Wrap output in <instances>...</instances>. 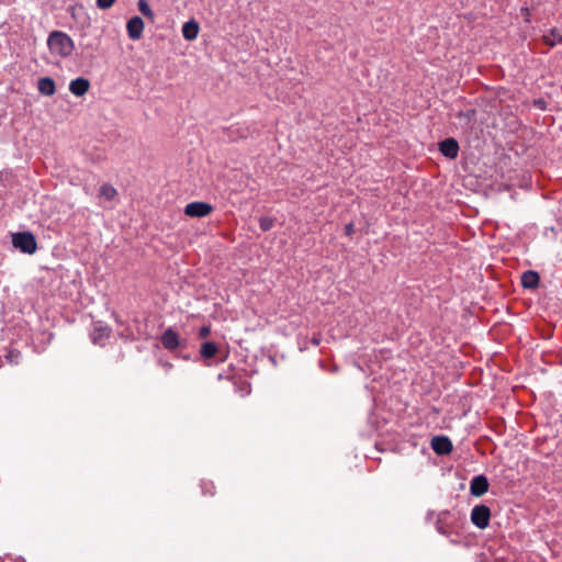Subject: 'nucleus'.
I'll return each instance as SVG.
<instances>
[{
  "instance_id": "1",
  "label": "nucleus",
  "mask_w": 562,
  "mask_h": 562,
  "mask_svg": "<svg viewBox=\"0 0 562 562\" xmlns=\"http://www.w3.org/2000/svg\"><path fill=\"white\" fill-rule=\"evenodd\" d=\"M464 524V517L458 510H441L437 514L435 527L436 530L445 536L449 537L452 533H458L459 529Z\"/></svg>"
},
{
  "instance_id": "2",
  "label": "nucleus",
  "mask_w": 562,
  "mask_h": 562,
  "mask_svg": "<svg viewBox=\"0 0 562 562\" xmlns=\"http://www.w3.org/2000/svg\"><path fill=\"white\" fill-rule=\"evenodd\" d=\"M47 46L53 55L61 58L69 57L75 49L72 38L63 31L50 32L47 37Z\"/></svg>"
},
{
  "instance_id": "3",
  "label": "nucleus",
  "mask_w": 562,
  "mask_h": 562,
  "mask_svg": "<svg viewBox=\"0 0 562 562\" xmlns=\"http://www.w3.org/2000/svg\"><path fill=\"white\" fill-rule=\"evenodd\" d=\"M12 245L15 249L26 255H33L37 250V241L32 232L24 231L11 234Z\"/></svg>"
},
{
  "instance_id": "4",
  "label": "nucleus",
  "mask_w": 562,
  "mask_h": 562,
  "mask_svg": "<svg viewBox=\"0 0 562 562\" xmlns=\"http://www.w3.org/2000/svg\"><path fill=\"white\" fill-rule=\"evenodd\" d=\"M491 509L486 505H475L471 512V521L480 529H485L490 525Z\"/></svg>"
},
{
  "instance_id": "5",
  "label": "nucleus",
  "mask_w": 562,
  "mask_h": 562,
  "mask_svg": "<svg viewBox=\"0 0 562 562\" xmlns=\"http://www.w3.org/2000/svg\"><path fill=\"white\" fill-rule=\"evenodd\" d=\"M213 211V206L203 201L191 202L186 205L184 214L190 217H204L207 216Z\"/></svg>"
},
{
  "instance_id": "6",
  "label": "nucleus",
  "mask_w": 562,
  "mask_h": 562,
  "mask_svg": "<svg viewBox=\"0 0 562 562\" xmlns=\"http://www.w3.org/2000/svg\"><path fill=\"white\" fill-rule=\"evenodd\" d=\"M430 447L438 456H447L453 449V445L450 438L443 435L432 437Z\"/></svg>"
},
{
  "instance_id": "7",
  "label": "nucleus",
  "mask_w": 562,
  "mask_h": 562,
  "mask_svg": "<svg viewBox=\"0 0 562 562\" xmlns=\"http://www.w3.org/2000/svg\"><path fill=\"white\" fill-rule=\"evenodd\" d=\"M111 327L108 325H103L102 323H95L92 331L90 333V338L93 345L104 346L106 340L111 335Z\"/></svg>"
},
{
  "instance_id": "8",
  "label": "nucleus",
  "mask_w": 562,
  "mask_h": 562,
  "mask_svg": "<svg viewBox=\"0 0 562 562\" xmlns=\"http://www.w3.org/2000/svg\"><path fill=\"white\" fill-rule=\"evenodd\" d=\"M438 149L446 158L456 159L459 155L460 146L456 138L448 137L439 142Z\"/></svg>"
},
{
  "instance_id": "9",
  "label": "nucleus",
  "mask_w": 562,
  "mask_h": 562,
  "mask_svg": "<svg viewBox=\"0 0 562 562\" xmlns=\"http://www.w3.org/2000/svg\"><path fill=\"white\" fill-rule=\"evenodd\" d=\"M488 480L484 474H479L470 481V493L475 497L484 495L488 491Z\"/></svg>"
},
{
  "instance_id": "10",
  "label": "nucleus",
  "mask_w": 562,
  "mask_h": 562,
  "mask_svg": "<svg viewBox=\"0 0 562 562\" xmlns=\"http://www.w3.org/2000/svg\"><path fill=\"white\" fill-rule=\"evenodd\" d=\"M160 341L164 348L169 351H172L181 346L179 335L172 327L167 328L162 333Z\"/></svg>"
},
{
  "instance_id": "11",
  "label": "nucleus",
  "mask_w": 562,
  "mask_h": 562,
  "mask_svg": "<svg viewBox=\"0 0 562 562\" xmlns=\"http://www.w3.org/2000/svg\"><path fill=\"white\" fill-rule=\"evenodd\" d=\"M144 30V21L139 16H133L127 21L126 31L131 40L136 41L142 37Z\"/></svg>"
},
{
  "instance_id": "12",
  "label": "nucleus",
  "mask_w": 562,
  "mask_h": 562,
  "mask_svg": "<svg viewBox=\"0 0 562 562\" xmlns=\"http://www.w3.org/2000/svg\"><path fill=\"white\" fill-rule=\"evenodd\" d=\"M90 88V82L83 77H78L70 81L69 91L76 97L85 95Z\"/></svg>"
},
{
  "instance_id": "13",
  "label": "nucleus",
  "mask_w": 562,
  "mask_h": 562,
  "mask_svg": "<svg viewBox=\"0 0 562 562\" xmlns=\"http://www.w3.org/2000/svg\"><path fill=\"white\" fill-rule=\"evenodd\" d=\"M540 276L533 270L525 271L521 274V285L525 289H536L539 284Z\"/></svg>"
},
{
  "instance_id": "14",
  "label": "nucleus",
  "mask_w": 562,
  "mask_h": 562,
  "mask_svg": "<svg viewBox=\"0 0 562 562\" xmlns=\"http://www.w3.org/2000/svg\"><path fill=\"white\" fill-rule=\"evenodd\" d=\"M37 88L41 94L50 97L56 91L55 81L50 77H43L38 79Z\"/></svg>"
},
{
  "instance_id": "15",
  "label": "nucleus",
  "mask_w": 562,
  "mask_h": 562,
  "mask_svg": "<svg viewBox=\"0 0 562 562\" xmlns=\"http://www.w3.org/2000/svg\"><path fill=\"white\" fill-rule=\"evenodd\" d=\"M199 30L200 26L195 20L187 21L182 26V36L187 41H193L198 37Z\"/></svg>"
},
{
  "instance_id": "16",
  "label": "nucleus",
  "mask_w": 562,
  "mask_h": 562,
  "mask_svg": "<svg viewBox=\"0 0 562 562\" xmlns=\"http://www.w3.org/2000/svg\"><path fill=\"white\" fill-rule=\"evenodd\" d=\"M218 347L213 341H204L200 348V355L202 358L209 360L216 356Z\"/></svg>"
},
{
  "instance_id": "17",
  "label": "nucleus",
  "mask_w": 562,
  "mask_h": 562,
  "mask_svg": "<svg viewBox=\"0 0 562 562\" xmlns=\"http://www.w3.org/2000/svg\"><path fill=\"white\" fill-rule=\"evenodd\" d=\"M99 194L105 200L112 201L117 195V191L112 184L103 183L100 187Z\"/></svg>"
},
{
  "instance_id": "18",
  "label": "nucleus",
  "mask_w": 562,
  "mask_h": 562,
  "mask_svg": "<svg viewBox=\"0 0 562 562\" xmlns=\"http://www.w3.org/2000/svg\"><path fill=\"white\" fill-rule=\"evenodd\" d=\"M546 44L554 46L557 43L562 42V35L557 29H552L548 35L543 36Z\"/></svg>"
},
{
  "instance_id": "19",
  "label": "nucleus",
  "mask_w": 562,
  "mask_h": 562,
  "mask_svg": "<svg viewBox=\"0 0 562 562\" xmlns=\"http://www.w3.org/2000/svg\"><path fill=\"white\" fill-rule=\"evenodd\" d=\"M274 225V218L269 216H261L259 218V227L262 232L270 231Z\"/></svg>"
},
{
  "instance_id": "20",
  "label": "nucleus",
  "mask_w": 562,
  "mask_h": 562,
  "mask_svg": "<svg viewBox=\"0 0 562 562\" xmlns=\"http://www.w3.org/2000/svg\"><path fill=\"white\" fill-rule=\"evenodd\" d=\"M138 10L140 11V13L144 16L149 18V19L154 18V12L150 9V7H149V4H148V2L146 0H139L138 1Z\"/></svg>"
},
{
  "instance_id": "21",
  "label": "nucleus",
  "mask_w": 562,
  "mask_h": 562,
  "mask_svg": "<svg viewBox=\"0 0 562 562\" xmlns=\"http://www.w3.org/2000/svg\"><path fill=\"white\" fill-rule=\"evenodd\" d=\"M476 114V111L474 109H469L465 111H460L457 113V117L465 120L468 123H470Z\"/></svg>"
},
{
  "instance_id": "22",
  "label": "nucleus",
  "mask_w": 562,
  "mask_h": 562,
  "mask_svg": "<svg viewBox=\"0 0 562 562\" xmlns=\"http://www.w3.org/2000/svg\"><path fill=\"white\" fill-rule=\"evenodd\" d=\"M95 2L99 9L106 10L114 4L115 0H95Z\"/></svg>"
},
{
  "instance_id": "23",
  "label": "nucleus",
  "mask_w": 562,
  "mask_h": 562,
  "mask_svg": "<svg viewBox=\"0 0 562 562\" xmlns=\"http://www.w3.org/2000/svg\"><path fill=\"white\" fill-rule=\"evenodd\" d=\"M211 333V328L210 326H202L200 329H199V337L200 338H206Z\"/></svg>"
},
{
  "instance_id": "24",
  "label": "nucleus",
  "mask_w": 562,
  "mask_h": 562,
  "mask_svg": "<svg viewBox=\"0 0 562 562\" xmlns=\"http://www.w3.org/2000/svg\"><path fill=\"white\" fill-rule=\"evenodd\" d=\"M20 353L19 352H9V355L7 356L8 360L11 362V363H18V358H19Z\"/></svg>"
},
{
  "instance_id": "25",
  "label": "nucleus",
  "mask_w": 562,
  "mask_h": 562,
  "mask_svg": "<svg viewBox=\"0 0 562 562\" xmlns=\"http://www.w3.org/2000/svg\"><path fill=\"white\" fill-rule=\"evenodd\" d=\"M355 232V226L352 223H348L346 226H345V234L347 236H351L352 233Z\"/></svg>"
},
{
  "instance_id": "26",
  "label": "nucleus",
  "mask_w": 562,
  "mask_h": 562,
  "mask_svg": "<svg viewBox=\"0 0 562 562\" xmlns=\"http://www.w3.org/2000/svg\"><path fill=\"white\" fill-rule=\"evenodd\" d=\"M375 449H376L378 452H383L384 451L383 443L382 442H375Z\"/></svg>"
},
{
  "instance_id": "27",
  "label": "nucleus",
  "mask_w": 562,
  "mask_h": 562,
  "mask_svg": "<svg viewBox=\"0 0 562 562\" xmlns=\"http://www.w3.org/2000/svg\"><path fill=\"white\" fill-rule=\"evenodd\" d=\"M369 422L373 425V427H375V429H378V427L375 426L376 420H375V419H373V416H372V415L369 417Z\"/></svg>"
},
{
  "instance_id": "28",
  "label": "nucleus",
  "mask_w": 562,
  "mask_h": 562,
  "mask_svg": "<svg viewBox=\"0 0 562 562\" xmlns=\"http://www.w3.org/2000/svg\"><path fill=\"white\" fill-rule=\"evenodd\" d=\"M434 515H435V513H434V512H428V513H427V517H426V519H427V520H430V519L432 518V516H434Z\"/></svg>"
},
{
  "instance_id": "29",
  "label": "nucleus",
  "mask_w": 562,
  "mask_h": 562,
  "mask_svg": "<svg viewBox=\"0 0 562 562\" xmlns=\"http://www.w3.org/2000/svg\"><path fill=\"white\" fill-rule=\"evenodd\" d=\"M212 488H213V485L210 484V487H206V493H210L211 495H213Z\"/></svg>"
},
{
  "instance_id": "30",
  "label": "nucleus",
  "mask_w": 562,
  "mask_h": 562,
  "mask_svg": "<svg viewBox=\"0 0 562 562\" xmlns=\"http://www.w3.org/2000/svg\"><path fill=\"white\" fill-rule=\"evenodd\" d=\"M312 341H313L314 345H318L319 344V339L318 338H313Z\"/></svg>"
},
{
  "instance_id": "31",
  "label": "nucleus",
  "mask_w": 562,
  "mask_h": 562,
  "mask_svg": "<svg viewBox=\"0 0 562 562\" xmlns=\"http://www.w3.org/2000/svg\"><path fill=\"white\" fill-rule=\"evenodd\" d=\"M206 485H207V484H203V485H202V491H203V493H204V494L206 493Z\"/></svg>"
},
{
  "instance_id": "32",
  "label": "nucleus",
  "mask_w": 562,
  "mask_h": 562,
  "mask_svg": "<svg viewBox=\"0 0 562 562\" xmlns=\"http://www.w3.org/2000/svg\"><path fill=\"white\" fill-rule=\"evenodd\" d=\"M379 378H382V374H380L379 376H378V375H375V376L373 378V382L378 381V379H379Z\"/></svg>"
},
{
  "instance_id": "33",
  "label": "nucleus",
  "mask_w": 562,
  "mask_h": 562,
  "mask_svg": "<svg viewBox=\"0 0 562 562\" xmlns=\"http://www.w3.org/2000/svg\"><path fill=\"white\" fill-rule=\"evenodd\" d=\"M528 12H529V11H528V8H525V9H524V14H528Z\"/></svg>"
},
{
  "instance_id": "34",
  "label": "nucleus",
  "mask_w": 562,
  "mask_h": 562,
  "mask_svg": "<svg viewBox=\"0 0 562 562\" xmlns=\"http://www.w3.org/2000/svg\"><path fill=\"white\" fill-rule=\"evenodd\" d=\"M528 12H529V11H528V8H525V9H524V14H528Z\"/></svg>"
}]
</instances>
